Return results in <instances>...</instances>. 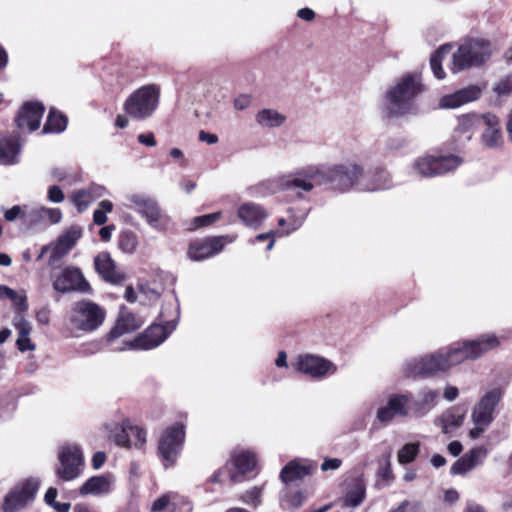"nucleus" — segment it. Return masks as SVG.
Wrapping results in <instances>:
<instances>
[{"label":"nucleus","mask_w":512,"mask_h":512,"mask_svg":"<svg viewBox=\"0 0 512 512\" xmlns=\"http://www.w3.org/2000/svg\"><path fill=\"white\" fill-rule=\"evenodd\" d=\"M360 176L362 168L353 162L327 168L308 165L267 179L258 185V190L262 195L287 190H295L300 195L301 192H311L316 186L331 183L336 189L347 191L359 183Z\"/></svg>","instance_id":"1"},{"label":"nucleus","mask_w":512,"mask_h":512,"mask_svg":"<svg viewBox=\"0 0 512 512\" xmlns=\"http://www.w3.org/2000/svg\"><path fill=\"white\" fill-rule=\"evenodd\" d=\"M422 92L417 75L407 74L398 79L384 95L382 113L385 117L404 116L415 111V99Z\"/></svg>","instance_id":"2"},{"label":"nucleus","mask_w":512,"mask_h":512,"mask_svg":"<svg viewBox=\"0 0 512 512\" xmlns=\"http://www.w3.org/2000/svg\"><path fill=\"white\" fill-rule=\"evenodd\" d=\"M500 344L494 334H484L473 340H464L442 348L449 369L465 360H474Z\"/></svg>","instance_id":"3"},{"label":"nucleus","mask_w":512,"mask_h":512,"mask_svg":"<svg viewBox=\"0 0 512 512\" xmlns=\"http://www.w3.org/2000/svg\"><path fill=\"white\" fill-rule=\"evenodd\" d=\"M490 42L484 39H468L452 54L450 70L458 73L484 64L492 55Z\"/></svg>","instance_id":"4"},{"label":"nucleus","mask_w":512,"mask_h":512,"mask_svg":"<svg viewBox=\"0 0 512 512\" xmlns=\"http://www.w3.org/2000/svg\"><path fill=\"white\" fill-rule=\"evenodd\" d=\"M502 396V388L493 387L488 389L474 405L471 413V419L474 427L469 432L472 439L479 438L493 422L496 408L500 403Z\"/></svg>","instance_id":"5"},{"label":"nucleus","mask_w":512,"mask_h":512,"mask_svg":"<svg viewBox=\"0 0 512 512\" xmlns=\"http://www.w3.org/2000/svg\"><path fill=\"white\" fill-rule=\"evenodd\" d=\"M160 87L149 84L135 90L124 102L125 112L132 118L143 120L149 118L157 109Z\"/></svg>","instance_id":"6"},{"label":"nucleus","mask_w":512,"mask_h":512,"mask_svg":"<svg viewBox=\"0 0 512 512\" xmlns=\"http://www.w3.org/2000/svg\"><path fill=\"white\" fill-rule=\"evenodd\" d=\"M129 208L135 210L146 223L156 231L166 232L171 227V218L160 208L158 202L142 194H131L127 197Z\"/></svg>","instance_id":"7"},{"label":"nucleus","mask_w":512,"mask_h":512,"mask_svg":"<svg viewBox=\"0 0 512 512\" xmlns=\"http://www.w3.org/2000/svg\"><path fill=\"white\" fill-rule=\"evenodd\" d=\"M104 319L105 312L98 304L81 300L73 305L69 323L73 331L92 332L101 326Z\"/></svg>","instance_id":"8"},{"label":"nucleus","mask_w":512,"mask_h":512,"mask_svg":"<svg viewBox=\"0 0 512 512\" xmlns=\"http://www.w3.org/2000/svg\"><path fill=\"white\" fill-rule=\"evenodd\" d=\"M462 162L459 156L453 154H428L416 159L412 168L422 177H434L453 171Z\"/></svg>","instance_id":"9"},{"label":"nucleus","mask_w":512,"mask_h":512,"mask_svg":"<svg viewBox=\"0 0 512 512\" xmlns=\"http://www.w3.org/2000/svg\"><path fill=\"white\" fill-rule=\"evenodd\" d=\"M403 369L408 377H416L433 376L437 373L448 371L449 367L444 352L440 349L434 353L408 360Z\"/></svg>","instance_id":"10"},{"label":"nucleus","mask_w":512,"mask_h":512,"mask_svg":"<svg viewBox=\"0 0 512 512\" xmlns=\"http://www.w3.org/2000/svg\"><path fill=\"white\" fill-rule=\"evenodd\" d=\"M59 465L55 469L56 475L64 481L78 478L84 468V456L81 448L76 444H67L58 451Z\"/></svg>","instance_id":"11"},{"label":"nucleus","mask_w":512,"mask_h":512,"mask_svg":"<svg viewBox=\"0 0 512 512\" xmlns=\"http://www.w3.org/2000/svg\"><path fill=\"white\" fill-rule=\"evenodd\" d=\"M410 404L411 392L391 393L387 396L386 402L378 406L376 419L381 424L388 425L396 417H412Z\"/></svg>","instance_id":"12"},{"label":"nucleus","mask_w":512,"mask_h":512,"mask_svg":"<svg viewBox=\"0 0 512 512\" xmlns=\"http://www.w3.org/2000/svg\"><path fill=\"white\" fill-rule=\"evenodd\" d=\"M53 289L60 293L77 291L89 293L90 284L85 279L82 271L74 266H65L52 277Z\"/></svg>","instance_id":"13"},{"label":"nucleus","mask_w":512,"mask_h":512,"mask_svg":"<svg viewBox=\"0 0 512 512\" xmlns=\"http://www.w3.org/2000/svg\"><path fill=\"white\" fill-rule=\"evenodd\" d=\"M292 367L311 378L320 379L333 375L337 367L330 360L314 354L298 355L292 362Z\"/></svg>","instance_id":"14"},{"label":"nucleus","mask_w":512,"mask_h":512,"mask_svg":"<svg viewBox=\"0 0 512 512\" xmlns=\"http://www.w3.org/2000/svg\"><path fill=\"white\" fill-rule=\"evenodd\" d=\"M185 431L181 423L167 427L160 439L158 449L164 461V465H173L184 443Z\"/></svg>","instance_id":"15"},{"label":"nucleus","mask_w":512,"mask_h":512,"mask_svg":"<svg viewBox=\"0 0 512 512\" xmlns=\"http://www.w3.org/2000/svg\"><path fill=\"white\" fill-rule=\"evenodd\" d=\"M176 328V321H169L165 326L154 324L147 328L141 335L129 342V349L149 350L159 346L168 335Z\"/></svg>","instance_id":"16"},{"label":"nucleus","mask_w":512,"mask_h":512,"mask_svg":"<svg viewBox=\"0 0 512 512\" xmlns=\"http://www.w3.org/2000/svg\"><path fill=\"white\" fill-rule=\"evenodd\" d=\"M39 483L29 479L17 485L5 498L4 511L14 512L23 508L35 496Z\"/></svg>","instance_id":"17"},{"label":"nucleus","mask_w":512,"mask_h":512,"mask_svg":"<svg viewBox=\"0 0 512 512\" xmlns=\"http://www.w3.org/2000/svg\"><path fill=\"white\" fill-rule=\"evenodd\" d=\"M225 239L226 237H210L193 241L188 248V257L192 261H202L210 258L223 249Z\"/></svg>","instance_id":"18"},{"label":"nucleus","mask_w":512,"mask_h":512,"mask_svg":"<svg viewBox=\"0 0 512 512\" xmlns=\"http://www.w3.org/2000/svg\"><path fill=\"white\" fill-rule=\"evenodd\" d=\"M80 237L81 229L77 227H71L63 234H61L56 242L50 243L52 247V253L49 256L48 264L55 265L58 263L76 245Z\"/></svg>","instance_id":"19"},{"label":"nucleus","mask_w":512,"mask_h":512,"mask_svg":"<svg viewBox=\"0 0 512 512\" xmlns=\"http://www.w3.org/2000/svg\"><path fill=\"white\" fill-rule=\"evenodd\" d=\"M45 108L41 103L27 102L19 110L15 122L21 130L32 132L40 126Z\"/></svg>","instance_id":"20"},{"label":"nucleus","mask_w":512,"mask_h":512,"mask_svg":"<svg viewBox=\"0 0 512 512\" xmlns=\"http://www.w3.org/2000/svg\"><path fill=\"white\" fill-rule=\"evenodd\" d=\"M438 398V391L429 387L422 388L416 397L411 393L412 417L422 418L426 416L436 406Z\"/></svg>","instance_id":"21"},{"label":"nucleus","mask_w":512,"mask_h":512,"mask_svg":"<svg viewBox=\"0 0 512 512\" xmlns=\"http://www.w3.org/2000/svg\"><path fill=\"white\" fill-rule=\"evenodd\" d=\"M481 95V89L477 85H470L454 93L444 95L439 100V107L443 109H455L464 104L477 100Z\"/></svg>","instance_id":"22"},{"label":"nucleus","mask_w":512,"mask_h":512,"mask_svg":"<svg viewBox=\"0 0 512 512\" xmlns=\"http://www.w3.org/2000/svg\"><path fill=\"white\" fill-rule=\"evenodd\" d=\"M237 216L248 227L257 229L267 219L264 207L254 202H245L238 207Z\"/></svg>","instance_id":"23"},{"label":"nucleus","mask_w":512,"mask_h":512,"mask_svg":"<svg viewBox=\"0 0 512 512\" xmlns=\"http://www.w3.org/2000/svg\"><path fill=\"white\" fill-rule=\"evenodd\" d=\"M482 124L485 126L481 136L482 143L490 149L500 147L503 143V136L498 117L487 113L482 116Z\"/></svg>","instance_id":"24"},{"label":"nucleus","mask_w":512,"mask_h":512,"mask_svg":"<svg viewBox=\"0 0 512 512\" xmlns=\"http://www.w3.org/2000/svg\"><path fill=\"white\" fill-rule=\"evenodd\" d=\"M12 325L17 331L16 345L20 352L34 351L36 345L30 337L33 330L31 322H29L23 314L17 313L12 319Z\"/></svg>","instance_id":"25"},{"label":"nucleus","mask_w":512,"mask_h":512,"mask_svg":"<svg viewBox=\"0 0 512 512\" xmlns=\"http://www.w3.org/2000/svg\"><path fill=\"white\" fill-rule=\"evenodd\" d=\"M114 487V478L110 474L93 476L86 480L79 489L82 496H102L109 494Z\"/></svg>","instance_id":"26"},{"label":"nucleus","mask_w":512,"mask_h":512,"mask_svg":"<svg viewBox=\"0 0 512 512\" xmlns=\"http://www.w3.org/2000/svg\"><path fill=\"white\" fill-rule=\"evenodd\" d=\"M94 264L96 271L105 281L118 284L124 280V274L117 270L115 262L108 253L98 254Z\"/></svg>","instance_id":"27"},{"label":"nucleus","mask_w":512,"mask_h":512,"mask_svg":"<svg viewBox=\"0 0 512 512\" xmlns=\"http://www.w3.org/2000/svg\"><path fill=\"white\" fill-rule=\"evenodd\" d=\"M20 151L21 145L16 134L0 135V165L18 163Z\"/></svg>","instance_id":"28"},{"label":"nucleus","mask_w":512,"mask_h":512,"mask_svg":"<svg viewBox=\"0 0 512 512\" xmlns=\"http://www.w3.org/2000/svg\"><path fill=\"white\" fill-rule=\"evenodd\" d=\"M231 464L235 468V471L231 472L230 478L232 481H237L238 475H244L255 469L256 456L251 451H237L231 458Z\"/></svg>","instance_id":"29"},{"label":"nucleus","mask_w":512,"mask_h":512,"mask_svg":"<svg viewBox=\"0 0 512 512\" xmlns=\"http://www.w3.org/2000/svg\"><path fill=\"white\" fill-rule=\"evenodd\" d=\"M464 421V414L459 408L452 407L444 411L434 420V424L441 428L444 434H450L459 428Z\"/></svg>","instance_id":"30"},{"label":"nucleus","mask_w":512,"mask_h":512,"mask_svg":"<svg viewBox=\"0 0 512 512\" xmlns=\"http://www.w3.org/2000/svg\"><path fill=\"white\" fill-rule=\"evenodd\" d=\"M141 322L131 313L122 310L117 318L115 326L108 335V340L116 339L126 333L140 328Z\"/></svg>","instance_id":"31"},{"label":"nucleus","mask_w":512,"mask_h":512,"mask_svg":"<svg viewBox=\"0 0 512 512\" xmlns=\"http://www.w3.org/2000/svg\"><path fill=\"white\" fill-rule=\"evenodd\" d=\"M361 190L374 192L392 187V179L390 174L383 170H375L373 173L366 175L363 182L359 183Z\"/></svg>","instance_id":"32"},{"label":"nucleus","mask_w":512,"mask_h":512,"mask_svg":"<svg viewBox=\"0 0 512 512\" xmlns=\"http://www.w3.org/2000/svg\"><path fill=\"white\" fill-rule=\"evenodd\" d=\"M62 219V212L58 208H48L44 206L34 207L28 211L27 220L31 224L49 222L57 224Z\"/></svg>","instance_id":"33"},{"label":"nucleus","mask_w":512,"mask_h":512,"mask_svg":"<svg viewBox=\"0 0 512 512\" xmlns=\"http://www.w3.org/2000/svg\"><path fill=\"white\" fill-rule=\"evenodd\" d=\"M131 423L129 420H123L120 423L106 425L108 436L116 445L125 448H131V438H129Z\"/></svg>","instance_id":"34"},{"label":"nucleus","mask_w":512,"mask_h":512,"mask_svg":"<svg viewBox=\"0 0 512 512\" xmlns=\"http://www.w3.org/2000/svg\"><path fill=\"white\" fill-rule=\"evenodd\" d=\"M255 120L263 128H278L285 122L286 117L276 109L266 108L256 114Z\"/></svg>","instance_id":"35"},{"label":"nucleus","mask_w":512,"mask_h":512,"mask_svg":"<svg viewBox=\"0 0 512 512\" xmlns=\"http://www.w3.org/2000/svg\"><path fill=\"white\" fill-rule=\"evenodd\" d=\"M303 222H304V218L294 220L292 223H290L289 228L285 232H281V231H277V230H270L266 233L257 235L253 239H250L249 243L255 244L256 242L269 240L266 250L270 251L274 247L276 236L282 237V236L289 235L293 231L297 230L302 225Z\"/></svg>","instance_id":"36"},{"label":"nucleus","mask_w":512,"mask_h":512,"mask_svg":"<svg viewBox=\"0 0 512 512\" xmlns=\"http://www.w3.org/2000/svg\"><path fill=\"white\" fill-rule=\"evenodd\" d=\"M102 191H104L101 187H95L88 190L81 189L78 191H75L72 196L71 200L74 203V205L77 207L79 212H82L86 210L89 205L93 202L95 195L101 196Z\"/></svg>","instance_id":"37"},{"label":"nucleus","mask_w":512,"mask_h":512,"mask_svg":"<svg viewBox=\"0 0 512 512\" xmlns=\"http://www.w3.org/2000/svg\"><path fill=\"white\" fill-rule=\"evenodd\" d=\"M310 473L308 466L294 460L289 462L280 473V479L284 483L302 479Z\"/></svg>","instance_id":"38"},{"label":"nucleus","mask_w":512,"mask_h":512,"mask_svg":"<svg viewBox=\"0 0 512 512\" xmlns=\"http://www.w3.org/2000/svg\"><path fill=\"white\" fill-rule=\"evenodd\" d=\"M482 123V116L478 117L475 115H462L458 118V125L456 132L466 140H470L476 128Z\"/></svg>","instance_id":"39"},{"label":"nucleus","mask_w":512,"mask_h":512,"mask_svg":"<svg viewBox=\"0 0 512 512\" xmlns=\"http://www.w3.org/2000/svg\"><path fill=\"white\" fill-rule=\"evenodd\" d=\"M0 299H10L13 305L17 308L18 313L22 314L28 309L25 293H18L6 285H0Z\"/></svg>","instance_id":"40"},{"label":"nucleus","mask_w":512,"mask_h":512,"mask_svg":"<svg viewBox=\"0 0 512 512\" xmlns=\"http://www.w3.org/2000/svg\"><path fill=\"white\" fill-rule=\"evenodd\" d=\"M365 495V487L361 483H355L342 498V506L356 508L364 501Z\"/></svg>","instance_id":"41"},{"label":"nucleus","mask_w":512,"mask_h":512,"mask_svg":"<svg viewBox=\"0 0 512 512\" xmlns=\"http://www.w3.org/2000/svg\"><path fill=\"white\" fill-rule=\"evenodd\" d=\"M451 49V45H442L432 54L430 58V66L433 71V74L439 80H442L445 77V72L442 67V61L450 53Z\"/></svg>","instance_id":"42"},{"label":"nucleus","mask_w":512,"mask_h":512,"mask_svg":"<svg viewBox=\"0 0 512 512\" xmlns=\"http://www.w3.org/2000/svg\"><path fill=\"white\" fill-rule=\"evenodd\" d=\"M66 126V117L61 113L51 110L43 127V133H60L65 130Z\"/></svg>","instance_id":"43"},{"label":"nucleus","mask_w":512,"mask_h":512,"mask_svg":"<svg viewBox=\"0 0 512 512\" xmlns=\"http://www.w3.org/2000/svg\"><path fill=\"white\" fill-rule=\"evenodd\" d=\"M119 248L124 252L131 254L138 246V236L133 231H123L119 236Z\"/></svg>","instance_id":"44"},{"label":"nucleus","mask_w":512,"mask_h":512,"mask_svg":"<svg viewBox=\"0 0 512 512\" xmlns=\"http://www.w3.org/2000/svg\"><path fill=\"white\" fill-rule=\"evenodd\" d=\"M419 452L418 443L405 444L398 452L397 458L400 464L411 463Z\"/></svg>","instance_id":"45"},{"label":"nucleus","mask_w":512,"mask_h":512,"mask_svg":"<svg viewBox=\"0 0 512 512\" xmlns=\"http://www.w3.org/2000/svg\"><path fill=\"white\" fill-rule=\"evenodd\" d=\"M113 204L109 200H103L99 203V208L94 211L93 221L96 225H103L107 221L106 214L111 212Z\"/></svg>","instance_id":"46"},{"label":"nucleus","mask_w":512,"mask_h":512,"mask_svg":"<svg viewBox=\"0 0 512 512\" xmlns=\"http://www.w3.org/2000/svg\"><path fill=\"white\" fill-rule=\"evenodd\" d=\"M191 506L188 501H186L183 497L171 493L170 495V508H168V512H190Z\"/></svg>","instance_id":"47"},{"label":"nucleus","mask_w":512,"mask_h":512,"mask_svg":"<svg viewBox=\"0 0 512 512\" xmlns=\"http://www.w3.org/2000/svg\"><path fill=\"white\" fill-rule=\"evenodd\" d=\"M129 438H131V448H142L146 443V432L138 426H130Z\"/></svg>","instance_id":"48"},{"label":"nucleus","mask_w":512,"mask_h":512,"mask_svg":"<svg viewBox=\"0 0 512 512\" xmlns=\"http://www.w3.org/2000/svg\"><path fill=\"white\" fill-rule=\"evenodd\" d=\"M262 490L261 487H253L241 496V500L249 506L257 507L261 503Z\"/></svg>","instance_id":"49"},{"label":"nucleus","mask_w":512,"mask_h":512,"mask_svg":"<svg viewBox=\"0 0 512 512\" xmlns=\"http://www.w3.org/2000/svg\"><path fill=\"white\" fill-rule=\"evenodd\" d=\"M464 456L468 459V462L472 464L473 467L475 468L484 462L487 456V450L483 447H477L472 449L470 452L466 453Z\"/></svg>","instance_id":"50"},{"label":"nucleus","mask_w":512,"mask_h":512,"mask_svg":"<svg viewBox=\"0 0 512 512\" xmlns=\"http://www.w3.org/2000/svg\"><path fill=\"white\" fill-rule=\"evenodd\" d=\"M221 216V212H215L203 216H198L193 219V226L191 229H197L199 227L208 226L218 220Z\"/></svg>","instance_id":"51"},{"label":"nucleus","mask_w":512,"mask_h":512,"mask_svg":"<svg viewBox=\"0 0 512 512\" xmlns=\"http://www.w3.org/2000/svg\"><path fill=\"white\" fill-rule=\"evenodd\" d=\"M474 467L468 462V459L463 455L451 467L452 474H465L472 470Z\"/></svg>","instance_id":"52"},{"label":"nucleus","mask_w":512,"mask_h":512,"mask_svg":"<svg viewBox=\"0 0 512 512\" xmlns=\"http://www.w3.org/2000/svg\"><path fill=\"white\" fill-rule=\"evenodd\" d=\"M170 495L171 493L165 494L158 499H156L151 507L152 512H163L167 511L170 508Z\"/></svg>","instance_id":"53"},{"label":"nucleus","mask_w":512,"mask_h":512,"mask_svg":"<svg viewBox=\"0 0 512 512\" xmlns=\"http://www.w3.org/2000/svg\"><path fill=\"white\" fill-rule=\"evenodd\" d=\"M27 214H28V212L26 213L21 206L15 205L5 212L4 217L7 221L12 222V221L16 220L18 217H26L27 218Z\"/></svg>","instance_id":"54"},{"label":"nucleus","mask_w":512,"mask_h":512,"mask_svg":"<svg viewBox=\"0 0 512 512\" xmlns=\"http://www.w3.org/2000/svg\"><path fill=\"white\" fill-rule=\"evenodd\" d=\"M48 199L53 203H61L64 200V193L59 186L53 185L48 189Z\"/></svg>","instance_id":"55"},{"label":"nucleus","mask_w":512,"mask_h":512,"mask_svg":"<svg viewBox=\"0 0 512 512\" xmlns=\"http://www.w3.org/2000/svg\"><path fill=\"white\" fill-rule=\"evenodd\" d=\"M342 460L339 458H324L321 464V470L327 472L330 470H337L341 467Z\"/></svg>","instance_id":"56"},{"label":"nucleus","mask_w":512,"mask_h":512,"mask_svg":"<svg viewBox=\"0 0 512 512\" xmlns=\"http://www.w3.org/2000/svg\"><path fill=\"white\" fill-rule=\"evenodd\" d=\"M251 103V97L247 94H242L234 100V108L236 110H244Z\"/></svg>","instance_id":"57"},{"label":"nucleus","mask_w":512,"mask_h":512,"mask_svg":"<svg viewBox=\"0 0 512 512\" xmlns=\"http://www.w3.org/2000/svg\"><path fill=\"white\" fill-rule=\"evenodd\" d=\"M138 141L141 144H144L149 147H153L156 145V140L153 133L139 134Z\"/></svg>","instance_id":"58"},{"label":"nucleus","mask_w":512,"mask_h":512,"mask_svg":"<svg viewBox=\"0 0 512 512\" xmlns=\"http://www.w3.org/2000/svg\"><path fill=\"white\" fill-rule=\"evenodd\" d=\"M297 16L305 21H312L315 18V13L310 8H301L297 12Z\"/></svg>","instance_id":"59"},{"label":"nucleus","mask_w":512,"mask_h":512,"mask_svg":"<svg viewBox=\"0 0 512 512\" xmlns=\"http://www.w3.org/2000/svg\"><path fill=\"white\" fill-rule=\"evenodd\" d=\"M459 391L455 386H448L444 390V398L448 401H453L458 397Z\"/></svg>","instance_id":"60"},{"label":"nucleus","mask_w":512,"mask_h":512,"mask_svg":"<svg viewBox=\"0 0 512 512\" xmlns=\"http://www.w3.org/2000/svg\"><path fill=\"white\" fill-rule=\"evenodd\" d=\"M106 460V455L103 452H97L94 454L92 458V465L95 469H99L102 467Z\"/></svg>","instance_id":"61"},{"label":"nucleus","mask_w":512,"mask_h":512,"mask_svg":"<svg viewBox=\"0 0 512 512\" xmlns=\"http://www.w3.org/2000/svg\"><path fill=\"white\" fill-rule=\"evenodd\" d=\"M511 88L512 85L510 83V80L506 79L498 83L497 86L495 87V90L498 94H506L511 90Z\"/></svg>","instance_id":"62"},{"label":"nucleus","mask_w":512,"mask_h":512,"mask_svg":"<svg viewBox=\"0 0 512 512\" xmlns=\"http://www.w3.org/2000/svg\"><path fill=\"white\" fill-rule=\"evenodd\" d=\"M199 139L203 142H206L208 144H215L218 141V137L215 134L207 133L204 131H201L199 133Z\"/></svg>","instance_id":"63"},{"label":"nucleus","mask_w":512,"mask_h":512,"mask_svg":"<svg viewBox=\"0 0 512 512\" xmlns=\"http://www.w3.org/2000/svg\"><path fill=\"white\" fill-rule=\"evenodd\" d=\"M304 499L302 492L298 491L291 496L290 503L293 507L298 508L303 504Z\"/></svg>","instance_id":"64"}]
</instances>
